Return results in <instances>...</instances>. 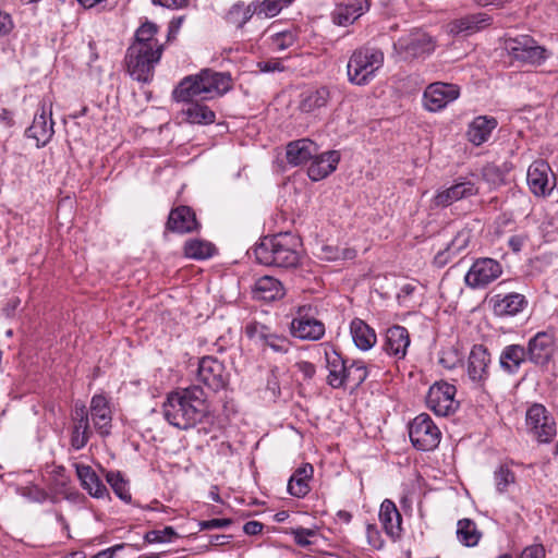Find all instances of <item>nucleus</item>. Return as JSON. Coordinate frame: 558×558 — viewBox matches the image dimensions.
Here are the masks:
<instances>
[{"mask_svg": "<svg viewBox=\"0 0 558 558\" xmlns=\"http://www.w3.org/2000/svg\"><path fill=\"white\" fill-rule=\"evenodd\" d=\"M75 470L82 487L87 490L90 496L104 498L108 495L107 487L89 465L75 464Z\"/></svg>", "mask_w": 558, "mask_h": 558, "instance_id": "obj_30", "label": "nucleus"}, {"mask_svg": "<svg viewBox=\"0 0 558 558\" xmlns=\"http://www.w3.org/2000/svg\"><path fill=\"white\" fill-rule=\"evenodd\" d=\"M108 484L113 489L114 494L123 501H131V494L129 492L128 483L120 472L109 471L106 474Z\"/></svg>", "mask_w": 558, "mask_h": 558, "instance_id": "obj_43", "label": "nucleus"}, {"mask_svg": "<svg viewBox=\"0 0 558 558\" xmlns=\"http://www.w3.org/2000/svg\"><path fill=\"white\" fill-rule=\"evenodd\" d=\"M51 116V106L47 108L46 104L43 102L35 113L32 125L26 130L27 137L34 138L37 147H44L52 138L54 130Z\"/></svg>", "mask_w": 558, "mask_h": 558, "instance_id": "obj_19", "label": "nucleus"}, {"mask_svg": "<svg viewBox=\"0 0 558 558\" xmlns=\"http://www.w3.org/2000/svg\"><path fill=\"white\" fill-rule=\"evenodd\" d=\"M123 545H116L111 548L99 551L94 558H113L117 550L121 549Z\"/></svg>", "mask_w": 558, "mask_h": 558, "instance_id": "obj_64", "label": "nucleus"}, {"mask_svg": "<svg viewBox=\"0 0 558 558\" xmlns=\"http://www.w3.org/2000/svg\"><path fill=\"white\" fill-rule=\"evenodd\" d=\"M299 240L291 233H280L265 239L254 248L256 260L266 266L295 267L300 260Z\"/></svg>", "mask_w": 558, "mask_h": 558, "instance_id": "obj_3", "label": "nucleus"}, {"mask_svg": "<svg viewBox=\"0 0 558 558\" xmlns=\"http://www.w3.org/2000/svg\"><path fill=\"white\" fill-rule=\"evenodd\" d=\"M214 245L209 242L202 240H190L184 245V254L190 258H208L214 254Z\"/></svg>", "mask_w": 558, "mask_h": 558, "instance_id": "obj_42", "label": "nucleus"}, {"mask_svg": "<svg viewBox=\"0 0 558 558\" xmlns=\"http://www.w3.org/2000/svg\"><path fill=\"white\" fill-rule=\"evenodd\" d=\"M294 542L301 547H311L318 544L322 538L318 531L313 529L298 527L291 530Z\"/></svg>", "mask_w": 558, "mask_h": 558, "instance_id": "obj_44", "label": "nucleus"}, {"mask_svg": "<svg viewBox=\"0 0 558 558\" xmlns=\"http://www.w3.org/2000/svg\"><path fill=\"white\" fill-rule=\"evenodd\" d=\"M369 367L360 360H352L349 362L345 377H344V388L350 386L353 388H357L361 386L365 379L368 377Z\"/></svg>", "mask_w": 558, "mask_h": 558, "instance_id": "obj_41", "label": "nucleus"}, {"mask_svg": "<svg viewBox=\"0 0 558 558\" xmlns=\"http://www.w3.org/2000/svg\"><path fill=\"white\" fill-rule=\"evenodd\" d=\"M161 54L162 52L151 47L131 44L125 56L128 72L138 82H149L154 75L155 66L160 61Z\"/></svg>", "mask_w": 558, "mask_h": 558, "instance_id": "obj_5", "label": "nucleus"}, {"mask_svg": "<svg viewBox=\"0 0 558 558\" xmlns=\"http://www.w3.org/2000/svg\"><path fill=\"white\" fill-rule=\"evenodd\" d=\"M257 66H258L259 71L265 72V73L283 71V65L279 59H269V60L259 61L257 63Z\"/></svg>", "mask_w": 558, "mask_h": 558, "instance_id": "obj_54", "label": "nucleus"}, {"mask_svg": "<svg viewBox=\"0 0 558 558\" xmlns=\"http://www.w3.org/2000/svg\"><path fill=\"white\" fill-rule=\"evenodd\" d=\"M313 472V466L308 463L296 469L288 482V492L298 498L306 496L311 489L308 482Z\"/></svg>", "mask_w": 558, "mask_h": 558, "instance_id": "obj_34", "label": "nucleus"}, {"mask_svg": "<svg viewBox=\"0 0 558 558\" xmlns=\"http://www.w3.org/2000/svg\"><path fill=\"white\" fill-rule=\"evenodd\" d=\"M257 12L258 9H256L255 2H251L247 5L243 2H236L230 8L227 14V20L229 23L242 28L254 14L257 15Z\"/></svg>", "mask_w": 558, "mask_h": 558, "instance_id": "obj_39", "label": "nucleus"}, {"mask_svg": "<svg viewBox=\"0 0 558 558\" xmlns=\"http://www.w3.org/2000/svg\"><path fill=\"white\" fill-rule=\"evenodd\" d=\"M189 0H153L154 4H158L168 9H179L187 4Z\"/></svg>", "mask_w": 558, "mask_h": 558, "instance_id": "obj_61", "label": "nucleus"}, {"mask_svg": "<svg viewBox=\"0 0 558 558\" xmlns=\"http://www.w3.org/2000/svg\"><path fill=\"white\" fill-rule=\"evenodd\" d=\"M366 538L368 545L374 549H380L384 546V541L381 538L380 532L378 531L375 524L366 525Z\"/></svg>", "mask_w": 558, "mask_h": 558, "instance_id": "obj_52", "label": "nucleus"}, {"mask_svg": "<svg viewBox=\"0 0 558 558\" xmlns=\"http://www.w3.org/2000/svg\"><path fill=\"white\" fill-rule=\"evenodd\" d=\"M350 332L354 344L363 351L369 350L376 343V333L366 323L354 318L350 324Z\"/></svg>", "mask_w": 558, "mask_h": 558, "instance_id": "obj_35", "label": "nucleus"}, {"mask_svg": "<svg viewBox=\"0 0 558 558\" xmlns=\"http://www.w3.org/2000/svg\"><path fill=\"white\" fill-rule=\"evenodd\" d=\"M17 493L22 497L26 498L28 501L37 502V504L45 502L49 497V495L46 490H44L43 488H40L36 485H27L24 487H20L17 489Z\"/></svg>", "mask_w": 558, "mask_h": 558, "instance_id": "obj_47", "label": "nucleus"}, {"mask_svg": "<svg viewBox=\"0 0 558 558\" xmlns=\"http://www.w3.org/2000/svg\"><path fill=\"white\" fill-rule=\"evenodd\" d=\"M496 488L499 493L507 490L510 484L515 481L514 473L506 465H500L494 473Z\"/></svg>", "mask_w": 558, "mask_h": 558, "instance_id": "obj_46", "label": "nucleus"}, {"mask_svg": "<svg viewBox=\"0 0 558 558\" xmlns=\"http://www.w3.org/2000/svg\"><path fill=\"white\" fill-rule=\"evenodd\" d=\"M253 294L257 300L274 301L283 296V287L278 279L264 276L255 281Z\"/></svg>", "mask_w": 558, "mask_h": 558, "instance_id": "obj_33", "label": "nucleus"}, {"mask_svg": "<svg viewBox=\"0 0 558 558\" xmlns=\"http://www.w3.org/2000/svg\"><path fill=\"white\" fill-rule=\"evenodd\" d=\"M90 415L97 432L102 436L108 435L111 427V413L105 397H93L90 401Z\"/></svg>", "mask_w": 558, "mask_h": 558, "instance_id": "obj_31", "label": "nucleus"}, {"mask_svg": "<svg viewBox=\"0 0 558 558\" xmlns=\"http://www.w3.org/2000/svg\"><path fill=\"white\" fill-rule=\"evenodd\" d=\"M497 126V121L494 118L476 117L469 125L466 136L468 140L480 146L487 142L493 130Z\"/></svg>", "mask_w": 558, "mask_h": 558, "instance_id": "obj_32", "label": "nucleus"}, {"mask_svg": "<svg viewBox=\"0 0 558 558\" xmlns=\"http://www.w3.org/2000/svg\"><path fill=\"white\" fill-rule=\"evenodd\" d=\"M493 303L494 313L497 316H514L522 312L527 302L523 294L509 293L506 295L496 294L490 299Z\"/></svg>", "mask_w": 558, "mask_h": 558, "instance_id": "obj_24", "label": "nucleus"}, {"mask_svg": "<svg viewBox=\"0 0 558 558\" xmlns=\"http://www.w3.org/2000/svg\"><path fill=\"white\" fill-rule=\"evenodd\" d=\"M90 435L89 423H74L71 445L74 449L80 450L86 446Z\"/></svg>", "mask_w": 558, "mask_h": 558, "instance_id": "obj_45", "label": "nucleus"}, {"mask_svg": "<svg viewBox=\"0 0 558 558\" xmlns=\"http://www.w3.org/2000/svg\"><path fill=\"white\" fill-rule=\"evenodd\" d=\"M482 174L484 180L493 185H499L504 181L501 170L495 165H486L482 170Z\"/></svg>", "mask_w": 558, "mask_h": 558, "instance_id": "obj_51", "label": "nucleus"}, {"mask_svg": "<svg viewBox=\"0 0 558 558\" xmlns=\"http://www.w3.org/2000/svg\"><path fill=\"white\" fill-rule=\"evenodd\" d=\"M502 275L501 264L490 257H481L474 260L465 274V284L471 289H482Z\"/></svg>", "mask_w": 558, "mask_h": 558, "instance_id": "obj_10", "label": "nucleus"}, {"mask_svg": "<svg viewBox=\"0 0 558 558\" xmlns=\"http://www.w3.org/2000/svg\"><path fill=\"white\" fill-rule=\"evenodd\" d=\"M195 214L187 206H180L170 211L167 227L169 230L178 233L192 232L197 228Z\"/></svg>", "mask_w": 558, "mask_h": 558, "instance_id": "obj_29", "label": "nucleus"}, {"mask_svg": "<svg viewBox=\"0 0 558 558\" xmlns=\"http://www.w3.org/2000/svg\"><path fill=\"white\" fill-rule=\"evenodd\" d=\"M307 169L308 178L312 181H319L332 173L340 161V153L338 150H328L319 154L318 151L310 160Z\"/></svg>", "mask_w": 558, "mask_h": 558, "instance_id": "obj_23", "label": "nucleus"}, {"mask_svg": "<svg viewBox=\"0 0 558 558\" xmlns=\"http://www.w3.org/2000/svg\"><path fill=\"white\" fill-rule=\"evenodd\" d=\"M490 22L492 19L486 13L469 14L454 21L452 31L457 33H474L488 26Z\"/></svg>", "mask_w": 558, "mask_h": 558, "instance_id": "obj_37", "label": "nucleus"}, {"mask_svg": "<svg viewBox=\"0 0 558 558\" xmlns=\"http://www.w3.org/2000/svg\"><path fill=\"white\" fill-rule=\"evenodd\" d=\"M231 524L230 519H211L199 523L201 530L223 529Z\"/></svg>", "mask_w": 558, "mask_h": 558, "instance_id": "obj_56", "label": "nucleus"}, {"mask_svg": "<svg viewBox=\"0 0 558 558\" xmlns=\"http://www.w3.org/2000/svg\"><path fill=\"white\" fill-rule=\"evenodd\" d=\"M526 241V236L523 235V234H515V235H512L509 238L508 240V244H509V247L518 253L522 250L524 243Z\"/></svg>", "mask_w": 558, "mask_h": 558, "instance_id": "obj_59", "label": "nucleus"}, {"mask_svg": "<svg viewBox=\"0 0 558 558\" xmlns=\"http://www.w3.org/2000/svg\"><path fill=\"white\" fill-rule=\"evenodd\" d=\"M457 388L446 381H437L429 387L426 404L436 415L448 416L459 408L456 400Z\"/></svg>", "mask_w": 558, "mask_h": 558, "instance_id": "obj_9", "label": "nucleus"}, {"mask_svg": "<svg viewBox=\"0 0 558 558\" xmlns=\"http://www.w3.org/2000/svg\"><path fill=\"white\" fill-rule=\"evenodd\" d=\"M319 350L324 353L326 368L328 369L327 384L333 389L344 388L349 361L344 360L330 343H322Z\"/></svg>", "mask_w": 558, "mask_h": 558, "instance_id": "obj_18", "label": "nucleus"}, {"mask_svg": "<svg viewBox=\"0 0 558 558\" xmlns=\"http://www.w3.org/2000/svg\"><path fill=\"white\" fill-rule=\"evenodd\" d=\"M476 193L477 187L473 182L462 181L438 192L434 197V204L438 207H447L457 201L475 195Z\"/></svg>", "mask_w": 558, "mask_h": 558, "instance_id": "obj_27", "label": "nucleus"}, {"mask_svg": "<svg viewBox=\"0 0 558 558\" xmlns=\"http://www.w3.org/2000/svg\"><path fill=\"white\" fill-rule=\"evenodd\" d=\"M232 87L229 73L202 70L196 75L184 77L173 90V98L179 102H186L182 109L184 119L192 124H211L216 114L208 106L198 100H209L222 96Z\"/></svg>", "mask_w": 558, "mask_h": 558, "instance_id": "obj_1", "label": "nucleus"}, {"mask_svg": "<svg viewBox=\"0 0 558 558\" xmlns=\"http://www.w3.org/2000/svg\"><path fill=\"white\" fill-rule=\"evenodd\" d=\"M296 366L305 379H312L316 373V367L311 362L302 361L298 363Z\"/></svg>", "mask_w": 558, "mask_h": 558, "instance_id": "obj_57", "label": "nucleus"}, {"mask_svg": "<svg viewBox=\"0 0 558 558\" xmlns=\"http://www.w3.org/2000/svg\"><path fill=\"white\" fill-rule=\"evenodd\" d=\"M311 306L299 307L295 317L290 324L291 335L301 340L317 341L325 335L323 322L311 315Z\"/></svg>", "mask_w": 558, "mask_h": 558, "instance_id": "obj_12", "label": "nucleus"}, {"mask_svg": "<svg viewBox=\"0 0 558 558\" xmlns=\"http://www.w3.org/2000/svg\"><path fill=\"white\" fill-rule=\"evenodd\" d=\"M208 413L206 395L197 385L171 392L163 403L165 418L179 429L196 426Z\"/></svg>", "mask_w": 558, "mask_h": 558, "instance_id": "obj_2", "label": "nucleus"}, {"mask_svg": "<svg viewBox=\"0 0 558 558\" xmlns=\"http://www.w3.org/2000/svg\"><path fill=\"white\" fill-rule=\"evenodd\" d=\"M459 96L460 87L458 85L435 82L426 87L423 94V102L426 110L436 112L454 101Z\"/></svg>", "mask_w": 558, "mask_h": 558, "instance_id": "obj_16", "label": "nucleus"}, {"mask_svg": "<svg viewBox=\"0 0 558 558\" xmlns=\"http://www.w3.org/2000/svg\"><path fill=\"white\" fill-rule=\"evenodd\" d=\"M526 361L527 355L525 347L521 344H509L506 345L500 353L499 366L505 373L514 375Z\"/></svg>", "mask_w": 558, "mask_h": 558, "instance_id": "obj_28", "label": "nucleus"}, {"mask_svg": "<svg viewBox=\"0 0 558 558\" xmlns=\"http://www.w3.org/2000/svg\"><path fill=\"white\" fill-rule=\"evenodd\" d=\"M73 421L75 423H89L88 413L84 404H75L73 411Z\"/></svg>", "mask_w": 558, "mask_h": 558, "instance_id": "obj_58", "label": "nucleus"}, {"mask_svg": "<svg viewBox=\"0 0 558 558\" xmlns=\"http://www.w3.org/2000/svg\"><path fill=\"white\" fill-rule=\"evenodd\" d=\"M525 422L539 442H549L556 436L555 420L542 404L535 403L527 409Z\"/></svg>", "mask_w": 558, "mask_h": 558, "instance_id": "obj_11", "label": "nucleus"}, {"mask_svg": "<svg viewBox=\"0 0 558 558\" xmlns=\"http://www.w3.org/2000/svg\"><path fill=\"white\" fill-rule=\"evenodd\" d=\"M440 430L426 413L417 415L409 426L412 445L422 451L435 449L440 441Z\"/></svg>", "mask_w": 558, "mask_h": 558, "instance_id": "obj_8", "label": "nucleus"}, {"mask_svg": "<svg viewBox=\"0 0 558 558\" xmlns=\"http://www.w3.org/2000/svg\"><path fill=\"white\" fill-rule=\"evenodd\" d=\"M410 342L408 329L403 326L395 325L386 331L383 350L387 355L396 360H402L407 355Z\"/></svg>", "mask_w": 558, "mask_h": 558, "instance_id": "obj_21", "label": "nucleus"}, {"mask_svg": "<svg viewBox=\"0 0 558 558\" xmlns=\"http://www.w3.org/2000/svg\"><path fill=\"white\" fill-rule=\"evenodd\" d=\"M492 359L488 350L483 344L473 345L469 359L466 373L474 384L483 385L489 377Z\"/></svg>", "mask_w": 558, "mask_h": 558, "instance_id": "obj_20", "label": "nucleus"}, {"mask_svg": "<svg viewBox=\"0 0 558 558\" xmlns=\"http://www.w3.org/2000/svg\"><path fill=\"white\" fill-rule=\"evenodd\" d=\"M294 41V37L291 33H280L274 38V45L277 49L283 50L290 47Z\"/></svg>", "mask_w": 558, "mask_h": 558, "instance_id": "obj_55", "label": "nucleus"}, {"mask_svg": "<svg viewBox=\"0 0 558 558\" xmlns=\"http://www.w3.org/2000/svg\"><path fill=\"white\" fill-rule=\"evenodd\" d=\"M182 23H183V17L173 19L169 23L168 39H170L171 37H174L177 35V33L179 32Z\"/></svg>", "mask_w": 558, "mask_h": 558, "instance_id": "obj_63", "label": "nucleus"}, {"mask_svg": "<svg viewBox=\"0 0 558 558\" xmlns=\"http://www.w3.org/2000/svg\"><path fill=\"white\" fill-rule=\"evenodd\" d=\"M256 9H258L257 15L263 17L276 16L284 5L279 0H264L262 2L254 1Z\"/></svg>", "mask_w": 558, "mask_h": 558, "instance_id": "obj_48", "label": "nucleus"}, {"mask_svg": "<svg viewBox=\"0 0 558 558\" xmlns=\"http://www.w3.org/2000/svg\"><path fill=\"white\" fill-rule=\"evenodd\" d=\"M157 32V25L146 21L135 32V38L132 44H140L144 47H151L153 49L162 52L163 47L156 38Z\"/></svg>", "mask_w": 558, "mask_h": 558, "instance_id": "obj_40", "label": "nucleus"}, {"mask_svg": "<svg viewBox=\"0 0 558 558\" xmlns=\"http://www.w3.org/2000/svg\"><path fill=\"white\" fill-rule=\"evenodd\" d=\"M527 361L537 367L545 368L556 352L555 337L546 331L534 335L525 348Z\"/></svg>", "mask_w": 558, "mask_h": 558, "instance_id": "obj_13", "label": "nucleus"}, {"mask_svg": "<svg viewBox=\"0 0 558 558\" xmlns=\"http://www.w3.org/2000/svg\"><path fill=\"white\" fill-rule=\"evenodd\" d=\"M505 49L517 61L539 65L550 56V52L543 46H539L534 38L529 35H521L505 40Z\"/></svg>", "mask_w": 558, "mask_h": 558, "instance_id": "obj_6", "label": "nucleus"}, {"mask_svg": "<svg viewBox=\"0 0 558 558\" xmlns=\"http://www.w3.org/2000/svg\"><path fill=\"white\" fill-rule=\"evenodd\" d=\"M379 521L386 534L396 539L401 535L402 517L393 501L385 499L379 509Z\"/></svg>", "mask_w": 558, "mask_h": 558, "instance_id": "obj_25", "label": "nucleus"}, {"mask_svg": "<svg viewBox=\"0 0 558 558\" xmlns=\"http://www.w3.org/2000/svg\"><path fill=\"white\" fill-rule=\"evenodd\" d=\"M457 538L462 545L474 547L481 541L482 532L473 520L461 519L457 523Z\"/></svg>", "mask_w": 558, "mask_h": 558, "instance_id": "obj_38", "label": "nucleus"}, {"mask_svg": "<svg viewBox=\"0 0 558 558\" xmlns=\"http://www.w3.org/2000/svg\"><path fill=\"white\" fill-rule=\"evenodd\" d=\"M13 28V22L8 13L0 12V35L9 34Z\"/></svg>", "mask_w": 558, "mask_h": 558, "instance_id": "obj_60", "label": "nucleus"}, {"mask_svg": "<svg viewBox=\"0 0 558 558\" xmlns=\"http://www.w3.org/2000/svg\"><path fill=\"white\" fill-rule=\"evenodd\" d=\"M318 150V146L310 138H301L287 145L286 157L291 166H301L308 162Z\"/></svg>", "mask_w": 558, "mask_h": 558, "instance_id": "obj_26", "label": "nucleus"}, {"mask_svg": "<svg viewBox=\"0 0 558 558\" xmlns=\"http://www.w3.org/2000/svg\"><path fill=\"white\" fill-rule=\"evenodd\" d=\"M385 54L381 49L373 46L356 48L347 64L348 80L357 86H365L374 80L383 68Z\"/></svg>", "mask_w": 558, "mask_h": 558, "instance_id": "obj_4", "label": "nucleus"}, {"mask_svg": "<svg viewBox=\"0 0 558 558\" xmlns=\"http://www.w3.org/2000/svg\"><path fill=\"white\" fill-rule=\"evenodd\" d=\"M369 9V0H343L331 13L332 22L339 26L353 24Z\"/></svg>", "mask_w": 558, "mask_h": 558, "instance_id": "obj_22", "label": "nucleus"}, {"mask_svg": "<svg viewBox=\"0 0 558 558\" xmlns=\"http://www.w3.org/2000/svg\"><path fill=\"white\" fill-rule=\"evenodd\" d=\"M263 523L258 521H248L243 525V531L247 535H257L263 531Z\"/></svg>", "mask_w": 558, "mask_h": 558, "instance_id": "obj_62", "label": "nucleus"}, {"mask_svg": "<svg viewBox=\"0 0 558 558\" xmlns=\"http://www.w3.org/2000/svg\"><path fill=\"white\" fill-rule=\"evenodd\" d=\"M519 558H546V550L542 544L526 546Z\"/></svg>", "mask_w": 558, "mask_h": 558, "instance_id": "obj_53", "label": "nucleus"}, {"mask_svg": "<svg viewBox=\"0 0 558 558\" xmlns=\"http://www.w3.org/2000/svg\"><path fill=\"white\" fill-rule=\"evenodd\" d=\"M245 335L256 345L270 348L274 352L284 354L290 349V341L287 337L277 335L264 324L252 322L245 326Z\"/></svg>", "mask_w": 558, "mask_h": 558, "instance_id": "obj_15", "label": "nucleus"}, {"mask_svg": "<svg viewBox=\"0 0 558 558\" xmlns=\"http://www.w3.org/2000/svg\"><path fill=\"white\" fill-rule=\"evenodd\" d=\"M178 534L171 526H166L162 530H154L149 531L145 535V539L148 543H165L170 542L173 537H177Z\"/></svg>", "mask_w": 558, "mask_h": 558, "instance_id": "obj_49", "label": "nucleus"}, {"mask_svg": "<svg viewBox=\"0 0 558 558\" xmlns=\"http://www.w3.org/2000/svg\"><path fill=\"white\" fill-rule=\"evenodd\" d=\"M197 380L209 390L219 391L227 386L229 373L216 357L204 356L198 362Z\"/></svg>", "mask_w": 558, "mask_h": 558, "instance_id": "obj_14", "label": "nucleus"}, {"mask_svg": "<svg viewBox=\"0 0 558 558\" xmlns=\"http://www.w3.org/2000/svg\"><path fill=\"white\" fill-rule=\"evenodd\" d=\"M435 40L422 29H413L399 37L393 48L403 60L425 58L435 50Z\"/></svg>", "mask_w": 558, "mask_h": 558, "instance_id": "obj_7", "label": "nucleus"}, {"mask_svg": "<svg viewBox=\"0 0 558 558\" xmlns=\"http://www.w3.org/2000/svg\"><path fill=\"white\" fill-rule=\"evenodd\" d=\"M320 257L326 260H337V259H345L353 258L354 251L352 250H339L337 247L330 245L322 246V255Z\"/></svg>", "mask_w": 558, "mask_h": 558, "instance_id": "obj_50", "label": "nucleus"}, {"mask_svg": "<svg viewBox=\"0 0 558 558\" xmlns=\"http://www.w3.org/2000/svg\"><path fill=\"white\" fill-rule=\"evenodd\" d=\"M330 99V90L326 86L311 88L301 95L300 109L304 112H314L325 107Z\"/></svg>", "mask_w": 558, "mask_h": 558, "instance_id": "obj_36", "label": "nucleus"}, {"mask_svg": "<svg viewBox=\"0 0 558 558\" xmlns=\"http://www.w3.org/2000/svg\"><path fill=\"white\" fill-rule=\"evenodd\" d=\"M526 181L531 192L536 196L548 195L556 184V179L549 165L542 159L531 163L527 169Z\"/></svg>", "mask_w": 558, "mask_h": 558, "instance_id": "obj_17", "label": "nucleus"}]
</instances>
